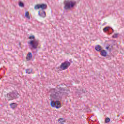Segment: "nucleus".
<instances>
[{
  "label": "nucleus",
  "instance_id": "nucleus-1",
  "mask_svg": "<svg viewBox=\"0 0 124 124\" xmlns=\"http://www.w3.org/2000/svg\"><path fill=\"white\" fill-rule=\"evenodd\" d=\"M65 89L61 87L60 85L57 86L56 89H54L51 90V94H50V97L53 99H56V101L55 102L53 101V99H51L50 105L51 107H55L56 109H60L62 105L60 100H62V95L65 94L66 93Z\"/></svg>",
  "mask_w": 124,
  "mask_h": 124
},
{
  "label": "nucleus",
  "instance_id": "nucleus-2",
  "mask_svg": "<svg viewBox=\"0 0 124 124\" xmlns=\"http://www.w3.org/2000/svg\"><path fill=\"white\" fill-rule=\"evenodd\" d=\"M64 9L65 10H69L75 6L76 1L72 0H65L63 2Z\"/></svg>",
  "mask_w": 124,
  "mask_h": 124
},
{
  "label": "nucleus",
  "instance_id": "nucleus-3",
  "mask_svg": "<svg viewBox=\"0 0 124 124\" xmlns=\"http://www.w3.org/2000/svg\"><path fill=\"white\" fill-rule=\"evenodd\" d=\"M20 95L17 92H10L7 94V97L10 99H14V98H18Z\"/></svg>",
  "mask_w": 124,
  "mask_h": 124
},
{
  "label": "nucleus",
  "instance_id": "nucleus-4",
  "mask_svg": "<svg viewBox=\"0 0 124 124\" xmlns=\"http://www.w3.org/2000/svg\"><path fill=\"white\" fill-rule=\"evenodd\" d=\"M70 62L68 61H64L63 62L61 63L60 65V68L62 70H65V69H67L70 66Z\"/></svg>",
  "mask_w": 124,
  "mask_h": 124
},
{
  "label": "nucleus",
  "instance_id": "nucleus-5",
  "mask_svg": "<svg viewBox=\"0 0 124 124\" xmlns=\"http://www.w3.org/2000/svg\"><path fill=\"white\" fill-rule=\"evenodd\" d=\"M42 9V10H45V9H47V4H36L34 7V9L37 10L38 9Z\"/></svg>",
  "mask_w": 124,
  "mask_h": 124
},
{
  "label": "nucleus",
  "instance_id": "nucleus-6",
  "mask_svg": "<svg viewBox=\"0 0 124 124\" xmlns=\"http://www.w3.org/2000/svg\"><path fill=\"white\" fill-rule=\"evenodd\" d=\"M33 49H36L38 46V40H31L29 43Z\"/></svg>",
  "mask_w": 124,
  "mask_h": 124
},
{
  "label": "nucleus",
  "instance_id": "nucleus-7",
  "mask_svg": "<svg viewBox=\"0 0 124 124\" xmlns=\"http://www.w3.org/2000/svg\"><path fill=\"white\" fill-rule=\"evenodd\" d=\"M41 11H42V12H40V11H38V13L39 16L42 17V18H45L46 17V13H45L44 10H41Z\"/></svg>",
  "mask_w": 124,
  "mask_h": 124
},
{
  "label": "nucleus",
  "instance_id": "nucleus-8",
  "mask_svg": "<svg viewBox=\"0 0 124 124\" xmlns=\"http://www.w3.org/2000/svg\"><path fill=\"white\" fill-rule=\"evenodd\" d=\"M100 55L102 56V57H109V55H107V52L105 50H102L101 51H100Z\"/></svg>",
  "mask_w": 124,
  "mask_h": 124
},
{
  "label": "nucleus",
  "instance_id": "nucleus-9",
  "mask_svg": "<svg viewBox=\"0 0 124 124\" xmlns=\"http://www.w3.org/2000/svg\"><path fill=\"white\" fill-rule=\"evenodd\" d=\"M32 58V54L31 52H29L26 57L27 61H31Z\"/></svg>",
  "mask_w": 124,
  "mask_h": 124
},
{
  "label": "nucleus",
  "instance_id": "nucleus-10",
  "mask_svg": "<svg viewBox=\"0 0 124 124\" xmlns=\"http://www.w3.org/2000/svg\"><path fill=\"white\" fill-rule=\"evenodd\" d=\"M95 50L97 52H100L102 50V48L100 45H97L95 47Z\"/></svg>",
  "mask_w": 124,
  "mask_h": 124
},
{
  "label": "nucleus",
  "instance_id": "nucleus-11",
  "mask_svg": "<svg viewBox=\"0 0 124 124\" xmlns=\"http://www.w3.org/2000/svg\"><path fill=\"white\" fill-rule=\"evenodd\" d=\"M17 105L16 103H13L10 105V106L11 108H12V109H15V108H16V107H17Z\"/></svg>",
  "mask_w": 124,
  "mask_h": 124
},
{
  "label": "nucleus",
  "instance_id": "nucleus-12",
  "mask_svg": "<svg viewBox=\"0 0 124 124\" xmlns=\"http://www.w3.org/2000/svg\"><path fill=\"white\" fill-rule=\"evenodd\" d=\"M59 123L62 124V123H65V120L63 118H60L58 119Z\"/></svg>",
  "mask_w": 124,
  "mask_h": 124
},
{
  "label": "nucleus",
  "instance_id": "nucleus-13",
  "mask_svg": "<svg viewBox=\"0 0 124 124\" xmlns=\"http://www.w3.org/2000/svg\"><path fill=\"white\" fill-rule=\"evenodd\" d=\"M25 17H26V18H27V19H31V16H30V13H29V12H26L25 13Z\"/></svg>",
  "mask_w": 124,
  "mask_h": 124
},
{
  "label": "nucleus",
  "instance_id": "nucleus-14",
  "mask_svg": "<svg viewBox=\"0 0 124 124\" xmlns=\"http://www.w3.org/2000/svg\"><path fill=\"white\" fill-rule=\"evenodd\" d=\"M32 72V70L31 69H27L26 70V73H28V74H31Z\"/></svg>",
  "mask_w": 124,
  "mask_h": 124
},
{
  "label": "nucleus",
  "instance_id": "nucleus-15",
  "mask_svg": "<svg viewBox=\"0 0 124 124\" xmlns=\"http://www.w3.org/2000/svg\"><path fill=\"white\" fill-rule=\"evenodd\" d=\"M110 121H111V119H110L109 117H107L105 120V123H106V124H108V123H109Z\"/></svg>",
  "mask_w": 124,
  "mask_h": 124
},
{
  "label": "nucleus",
  "instance_id": "nucleus-16",
  "mask_svg": "<svg viewBox=\"0 0 124 124\" xmlns=\"http://www.w3.org/2000/svg\"><path fill=\"white\" fill-rule=\"evenodd\" d=\"M19 6H20V7H24L25 6V4H24L22 2L20 1L19 2Z\"/></svg>",
  "mask_w": 124,
  "mask_h": 124
},
{
  "label": "nucleus",
  "instance_id": "nucleus-17",
  "mask_svg": "<svg viewBox=\"0 0 124 124\" xmlns=\"http://www.w3.org/2000/svg\"><path fill=\"white\" fill-rule=\"evenodd\" d=\"M109 29H110V27L107 26V27H105L103 29V31H108V30H109Z\"/></svg>",
  "mask_w": 124,
  "mask_h": 124
},
{
  "label": "nucleus",
  "instance_id": "nucleus-18",
  "mask_svg": "<svg viewBox=\"0 0 124 124\" xmlns=\"http://www.w3.org/2000/svg\"><path fill=\"white\" fill-rule=\"evenodd\" d=\"M113 38H117L118 37V34L115 33L112 36Z\"/></svg>",
  "mask_w": 124,
  "mask_h": 124
},
{
  "label": "nucleus",
  "instance_id": "nucleus-19",
  "mask_svg": "<svg viewBox=\"0 0 124 124\" xmlns=\"http://www.w3.org/2000/svg\"><path fill=\"white\" fill-rule=\"evenodd\" d=\"M34 35H31L29 36V39H34Z\"/></svg>",
  "mask_w": 124,
  "mask_h": 124
},
{
  "label": "nucleus",
  "instance_id": "nucleus-20",
  "mask_svg": "<svg viewBox=\"0 0 124 124\" xmlns=\"http://www.w3.org/2000/svg\"><path fill=\"white\" fill-rule=\"evenodd\" d=\"M82 93H87V90L86 89H82Z\"/></svg>",
  "mask_w": 124,
  "mask_h": 124
},
{
  "label": "nucleus",
  "instance_id": "nucleus-21",
  "mask_svg": "<svg viewBox=\"0 0 124 124\" xmlns=\"http://www.w3.org/2000/svg\"><path fill=\"white\" fill-rule=\"evenodd\" d=\"M106 49L107 50H109V46H107V47H106Z\"/></svg>",
  "mask_w": 124,
  "mask_h": 124
},
{
  "label": "nucleus",
  "instance_id": "nucleus-22",
  "mask_svg": "<svg viewBox=\"0 0 124 124\" xmlns=\"http://www.w3.org/2000/svg\"><path fill=\"white\" fill-rule=\"evenodd\" d=\"M112 30V32H114V29L113 28H111Z\"/></svg>",
  "mask_w": 124,
  "mask_h": 124
},
{
  "label": "nucleus",
  "instance_id": "nucleus-23",
  "mask_svg": "<svg viewBox=\"0 0 124 124\" xmlns=\"http://www.w3.org/2000/svg\"><path fill=\"white\" fill-rule=\"evenodd\" d=\"M19 46H21V43H19Z\"/></svg>",
  "mask_w": 124,
  "mask_h": 124
},
{
  "label": "nucleus",
  "instance_id": "nucleus-24",
  "mask_svg": "<svg viewBox=\"0 0 124 124\" xmlns=\"http://www.w3.org/2000/svg\"><path fill=\"white\" fill-rule=\"evenodd\" d=\"M117 117H120V115H117Z\"/></svg>",
  "mask_w": 124,
  "mask_h": 124
},
{
  "label": "nucleus",
  "instance_id": "nucleus-25",
  "mask_svg": "<svg viewBox=\"0 0 124 124\" xmlns=\"http://www.w3.org/2000/svg\"><path fill=\"white\" fill-rule=\"evenodd\" d=\"M71 62H73L72 61H71L70 60H69Z\"/></svg>",
  "mask_w": 124,
  "mask_h": 124
},
{
  "label": "nucleus",
  "instance_id": "nucleus-26",
  "mask_svg": "<svg viewBox=\"0 0 124 124\" xmlns=\"http://www.w3.org/2000/svg\"><path fill=\"white\" fill-rule=\"evenodd\" d=\"M109 51H111V49H109Z\"/></svg>",
  "mask_w": 124,
  "mask_h": 124
}]
</instances>
